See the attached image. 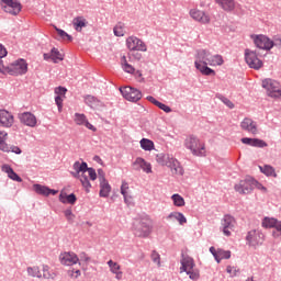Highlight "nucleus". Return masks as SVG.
<instances>
[{"mask_svg":"<svg viewBox=\"0 0 281 281\" xmlns=\"http://www.w3.org/2000/svg\"><path fill=\"white\" fill-rule=\"evenodd\" d=\"M216 98H218V100H221V102H223V104L228 106V109H234V103L229 99H227L226 97L217 94Z\"/></svg>","mask_w":281,"mask_h":281,"instance_id":"8fccbe9b","label":"nucleus"},{"mask_svg":"<svg viewBox=\"0 0 281 281\" xmlns=\"http://www.w3.org/2000/svg\"><path fill=\"white\" fill-rule=\"evenodd\" d=\"M158 106V109H161V111H165V113H171L172 112V109H170V106L161 103L158 101V104L156 105Z\"/></svg>","mask_w":281,"mask_h":281,"instance_id":"6e6d98bb","label":"nucleus"},{"mask_svg":"<svg viewBox=\"0 0 281 281\" xmlns=\"http://www.w3.org/2000/svg\"><path fill=\"white\" fill-rule=\"evenodd\" d=\"M132 166L135 170H143L144 172H147V175L153 172L150 162L145 161V159L142 157L136 158Z\"/></svg>","mask_w":281,"mask_h":281,"instance_id":"f3484780","label":"nucleus"},{"mask_svg":"<svg viewBox=\"0 0 281 281\" xmlns=\"http://www.w3.org/2000/svg\"><path fill=\"white\" fill-rule=\"evenodd\" d=\"M140 148H143V150L150 151L155 148V143L148 138H143L140 139Z\"/></svg>","mask_w":281,"mask_h":281,"instance_id":"ea45409f","label":"nucleus"},{"mask_svg":"<svg viewBox=\"0 0 281 281\" xmlns=\"http://www.w3.org/2000/svg\"><path fill=\"white\" fill-rule=\"evenodd\" d=\"M180 262H181V268H180L181 273H183V271L186 273L188 271L194 270V259H192V257L182 255V259Z\"/></svg>","mask_w":281,"mask_h":281,"instance_id":"4be33fe9","label":"nucleus"},{"mask_svg":"<svg viewBox=\"0 0 281 281\" xmlns=\"http://www.w3.org/2000/svg\"><path fill=\"white\" fill-rule=\"evenodd\" d=\"M212 57V53L207 49H199L196 50V55H195V67H198V65H210V60Z\"/></svg>","mask_w":281,"mask_h":281,"instance_id":"ddd939ff","label":"nucleus"},{"mask_svg":"<svg viewBox=\"0 0 281 281\" xmlns=\"http://www.w3.org/2000/svg\"><path fill=\"white\" fill-rule=\"evenodd\" d=\"M261 172L266 175V177H278L276 173V168L271 167V165H265L263 167H259Z\"/></svg>","mask_w":281,"mask_h":281,"instance_id":"72a5a7b5","label":"nucleus"},{"mask_svg":"<svg viewBox=\"0 0 281 281\" xmlns=\"http://www.w3.org/2000/svg\"><path fill=\"white\" fill-rule=\"evenodd\" d=\"M121 65H122V69L125 70L126 74H135V67L128 64V60H126V56H123L121 58Z\"/></svg>","mask_w":281,"mask_h":281,"instance_id":"f704fd0d","label":"nucleus"},{"mask_svg":"<svg viewBox=\"0 0 281 281\" xmlns=\"http://www.w3.org/2000/svg\"><path fill=\"white\" fill-rule=\"evenodd\" d=\"M241 131L250 133L251 135H258V123L250 117H245L240 123Z\"/></svg>","mask_w":281,"mask_h":281,"instance_id":"9b49d317","label":"nucleus"},{"mask_svg":"<svg viewBox=\"0 0 281 281\" xmlns=\"http://www.w3.org/2000/svg\"><path fill=\"white\" fill-rule=\"evenodd\" d=\"M44 60H53V63H58V60H65V55L58 50V48L53 47L50 53H44Z\"/></svg>","mask_w":281,"mask_h":281,"instance_id":"412c9836","label":"nucleus"},{"mask_svg":"<svg viewBox=\"0 0 281 281\" xmlns=\"http://www.w3.org/2000/svg\"><path fill=\"white\" fill-rule=\"evenodd\" d=\"M223 63H225V60H223V56H221V55H211V60L209 61V65L211 67H216V66L223 65Z\"/></svg>","mask_w":281,"mask_h":281,"instance_id":"4c0bfd02","label":"nucleus"},{"mask_svg":"<svg viewBox=\"0 0 281 281\" xmlns=\"http://www.w3.org/2000/svg\"><path fill=\"white\" fill-rule=\"evenodd\" d=\"M85 103L94 110L102 109V106H104V103H102V101L91 94L85 97Z\"/></svg>","mask_w":281,"mask_h":281,"instance_id":"5701e85b","label":"nucleus"},{"mask_svg":"<svg viewBox=\"0 0 281 281\" xmlns=\"http://www.w3.org/2000/svg\"><path fill=\"white\" fill-rule=\"evenodd\" d=\"M279 224H280V222L273 217H265L262 221V227H266L267 229L272 228V227L276 228V227H278Z\"/></svg>","mask_w":281,"mask_h":281,"instance_id":"7c9ffc66","label":"nucleus"},{"mask_svg":"<svg viewBox=\"0 0 281 281\" xmlns=\"http://www.w3.org/2000/svg\"><path fill=\"white\" fill-rule=\"evenodd\" d=\"M21 2L19 0H9L3 7L4 12H9L13 16H16L22 10Z\"/></svg>","mask_w":281,"mask_h":281,"instance_id":"2eb2a0df","label":"nucleus"},{"mask_svg":"<svg viewBox=\"0 0 281 281\" xmlns=\"http://www.w3.org/2000/svg\"><path fill=\"white\" fill-rule=\"evenodd\" d=\"M87 172H88L89 178L91 179V181H95L98 179V173L95 172V169L90 167Z\"/></svg>","mask_w":281,"mask_h":281,"instance_id":"4d7b16f0","label":"nucleus"},{"mask_svg":"<svg viewBox=\"0 0 281 281\" xmlns=\"http://www.w3.org/2000/svg\"><path fill=\"white\" fill-rule=\"evenodd\" d=\"M59 260L61 265H66L67 267H71L72 265L80 262V258H78V255L74 252L61 254Z\"/></svg>","mask_w":281,"mask_h":281,"instance_id":"dca6fc26","label":"nucleus"},{"mask_svg":"<svg viewBox=\"0 0 281 281\" xmlns=\"http://www.w3.org/2000/svg\"><path fill=\"white\" fill-rule=\"evenodd\" d=\"M190 16L193 21H198V23H202V25H207L210 23V15L205 13V11L199 9L190 10Z\"/></svg>","mask_w":281,"mask_h":281,"instance_id":"f8f14e48","label":"nucleus"},{"mask_svg":"<svg viewBox=\"0 0 281 281\" xmlns=\"http://www.w3.org/2000/svg\"><path fill=\"white\" fill-rule=\"evenodd\" d=\"M64 214L68 223H74V218H76V215H74V212L71 211V209H67L66 211H64Z\"/></svg>","mask_w":281,"mask_h":281,"instance_id":"603ef678","label":"nucleus"},{"mask_svg":"<svg viewBox=\"0 0 281 281\" xmlns=\"http://www.w3.org/2000/svg\"><path fill=\"white\" fill-rule=\"evenodd\" d=\"M7 138H8V133L0 132V150H2V153H10V145L5 143Z\"/></svg>","mask_w":281,"mask_h":281,"instance_id":"c756f323","label":"nucleus"},{"mask_svg":"<svg viewBox=\"0 0 281 281\" xmlns=\"http://www.w3.org/2000/svg\"><path fill=\"white\" fill-rule=\"evenodd\" d=\"M256 186H258V181L254 178H246L245 180L239 181L238 184H235V191L239 192V194H249Z\"/></svg>","mask_w":281,"mask_h":281,"instance_id":"423d86ee","label":"nucleus"},{"mask_svg":"<svg viewBox=\"0 0 281 281\" xmlns=\"http://www.w3.org/2000/svg\"><path fill=\"white\" fill-rule=\"evenodd\" d=\"M133 233L137 238H148L150 236V224L146 220H136L133 223Z\"/></svg>","mask_w":281,"mask_h":281,"instance_id":"f03ea898","label":"nucleus"},{"mask_svg":"<svg viewBox=\"0 0 281 281\" xmlns=\"http://www.w3.org/2000/svg\"><path fill=\"white\" fill-rule=\"evenodd\" d=\"M76 201H78V198H76V194L70 193L66 198V203H69L70 205H75Z\"/></svg>","mask_w":281,"mask_h":281,"instance_id":"864d4df0","label":"nucleus"},{"mask_svg":"<svg viewBox=\"0 0 281 281\" xmlns=\"http://www.w3.org/2000/svg\"><path fill=\"white\" fill-rule=\"evenodd\" d=\"M245 60L248 67H250V69H255L256 71L262 69L265 65L262 60L258 58V54L249 48L245 49Z\"/></svg>","mask_w":281,"mask_h":281,"instance_id":"20e7f679","label":"nucleus"},{"mask_svg":"<svg viewBox=\"0 0 281 281\" xmlns=\"http://www.w3.org/2000/svg\"><path fill=\"white\" fill-rule=\"evenodd\" d=\"M150 258L153 262L157 265V267H161V256L159 255V252H157V250L151 251Z\"/></svg>","mask_w":281,"mask_h":281,"instance_id":"49530a36","label":"nucleus"},{"mask_svg":"<svg viewBox=\"0 0 281 281\" xmlns=\"http://www.w3.org/2000/svg\"><path fill=\"white\" fill-rule=\"evenodd\" d=\"M100 196L106 199V196H109V194H111V184H109V181H103L100 182V192H99Z\"/></svg>","mask_w":281,"mask_h":281,"instance_id":"cd10ccee","label":"nucleus"},{"mask_svg":"<svg viewBox=\"0 0 281 281\" xmlns=\"http://www.w3.org/2000/svg\"><path fill=\"white\" fill-rule=\"evenodd\" d=\"M156 161L160 164V166H167V168H170L172 175H183V167L178 162V160L170 158V156L166 154H158L156 156Z\"/></svg>","mask_w":281,"mask_h":281,"instance_id":"f257e3e1","label":"nucleus"},{"mask_svg":"<svg viewBox=\"0 0 281 281\" xmlns=\"http://www.w3.org/2000/svg\"><path fill=\"white\" fill-rule=\"evenodd\" d=\"M168 218H176L178 221L179 225H183L188 223V218H186V215L181 212H172L168 215Z\"/></svg>","mask_w":281,"mask_h":281,"instance_id":"2f4dec72","label":"nucleus"},{"mask_svg":"<svg viewBox=\"0 0 281 281\" xmlns=\"http://www.w3.org/2000/svg\"><path fill=\"white\" fill-rule=\"evenodd\" d=\"M81 176H80V182L83 186V188L89 192V188H91V182L89 181V176H87V171L89 170V166L87 162H81Z\"/></svg>","mask_w":281,"mask_h":281,"instance_id":"6ab92c4d","label":"nucleus"},{"mask_svg":"<svg viewBox=\"0 0 281 281\" xmlns=\"http://www.w3.org/2000/svg\"><path fill=\"white\" fill-rule=\"evenodd\" d=\"M234 217L232 215H225L222 220L223 225V234L225 236H232V232L229 229H234Z\"/></svg>","mask_w":281,"mask_h":281,"instance_id":"aec40b11","label":"nucleus"},{"mask_svg":"<svg viewBox=\"0 0 281 281\" xmlns=\"http://www.w3.org/2000/svg\"><path fill=\"white\" fill-rule=\"evenodd\" d=\"M171 200L173 201V205L176 207H183L186 205V200L183 199V196L179 195V193H175L171 196Z\"/></svg>","mask_w":281,"mask_h":281,"instance_id":"58836bf2","label":"nucleus"},{"mask_svg":"<svg viewBox=\"0 0 281 281\" xmlns=\"http://www.w3.org/2000/svg\"><path fill=\"white\" fill-rule=\"evenodd\" d=\"M72 25L76 32H82V27H87V19L83 16H77L72 20Z\"/></svg>","mask_w":281,"mask_h":281,"instance_id":"bb28decb","label":"nucleus"},{"mask_svg":"<svg viewBox=\"0 0 281 281\" xmlns=\"http://www.w3.org/2000/svg\"><path fill=\"white\" fill-rule=\"evenodd\" d=\"M72 168L75 170L71 172L72 177H75V179H78L80 181V177H81L80 172H82V169L80 167V161H76Z\"/></svg>","mask_w":281,"mask_h":281,"instance_id":"c03bdc74","label":"nucleus"},{"mask_svg":"<svg viewBox=\"0 0 281 281\" xmlns=\"http://www.w3.org/2000/svg\"><path fill=\"white\" fill-rule=\"evenodd\" d=\"M75 122L78 126H85L87 122V116L85 114L76 113L75 114Z\"/></svg>","mask_w":281,"mask_h":281,"instance_id":"a18cd8bd","label":"nucleus"},{"mask_svg":"<svg viewBox=\"0 0 281 281\" xmlns=\"http://www.w3.org/2000/svg\"><path fill=\"white\" fill-rule=\"evenodd\" d=\"M120 91L125 98V100H128V102H139L142 100V91L132 88V87H125V88H120Z\"/></svg>","mask_w":281,"mask_h":281,"instance_id":"6e6552de","label":"nucleus"},{"mask_svg":"<svg viewBox=\"0 0 281 281\" xmlns=\"http://www.w3.org/2000/svg\"><path fill=\"white\" fill-rule=\"evenodd\" d=\"M108 266L110 268L111 273H114L116 280H122V271H120V269H122V267L120 266V263L113 261V260H109L108 261Z\"/></svg>","mask_w":281,"mask_h":281,"instance_id":"a878e982","label":"nucleus"},{"mask_svg":"<svg viewBox=\"0 0 281 281\" xmlns=\"http://www.w3.org/2000/svg\"><path fill=\"white\" fill-rule=\"evenodd\" d=\"M67 196H68V194L65 193V191H61L60 194H59L60 203H67Z\"/></svg>","mask_w":281,"mask_h":281,"instance_id":"774afa93","label":"nucleus"},{"mask_svg":"<svg viewBox=\"0 0 281 281\" xmlns=\"http://www.w3.org/2000/svg\"><path fill=\"white\" fill-rule=\"evenodd\" d=\"M33 190L36 194H41L42 196H48L49 188L43 184H34Z\"/></svg>","mask_w":281,"mask_h":281,"instance_id":"c9c22d12","label":"nucleus"},{"mask_svg":"<svg viewBox=\"0 0 281 281\" xmlns=\"http://www.w3.org/2000/svg\"><path fill=\"white\" fill-rule=\"evenodd\" d=\"M54 29L63 41H74V37H71V35H69L67 32L63 31V29H58L56 25H54Z\"/></svg>","mask_w":281,"mask_h":281,"instance_id":"37998d69","label":"nucleus"},{"mask_svg":"<svg viewBox=\"0 0 281 281\" xmlns=\"http://www.w3.org/2000/svg\"><path fill=\"white\" fill-rule=\"evenodd\" d=\"M231 258H232V251L217 249L216 262H221V260H229Z\"/></svg>","mask_w":281,"mask_h":281,"instance_id":"e433bc0d","label":"nucleus"},{"mask_svg":"<svg viewBox=\"0 0 281 281\" xmlns=\"http://www.w3.org/2000/svg\"><path fill=\"white\" fill-rule=\"evenodd\" d=\"M254 43L258 49H266V52L273 49L271 38H269L267 35H256L254 37Z\"/></svg>","mask_w":281,"mask_h":281,"instance_id":"9d476101","label":"nucleus"},{"mask_svg":"<svg viewBox=\"0 0 281 281\" xmlns=\"http://www.w3.org/2000/svg\"><path fill=\"white\" fill-rule=\"evenodd\" d=\"M262 87L267 91L269 98H281V87L280 82L273 79H265L262 81Z\"/></svg>","mask_w":281,"mask_h":281,"instance_id":"39448f33","label":"nucleus"},{"mask_svg":"<svg viewBox=\"0 0 281 281\" xmlns=\"http://www.w3.org/2000/svg\"><path fill=\"white\" fill-rule=\"evenodd\" d=\"M55 93L56 95H65V93H67V88L59 86L57 88H55Z\"/></svg>","mask_w":281,"mask_h":281,"instance_id":"13d9d810","label":"nucleus"},{"mask_svg":"<svg viewBox=\"0 0 281 281\" xmlns=\"http://www.w3.org/2000/svg\"><path fill=\"white\" fill-rule=\"evenodd\" d=\"M113 31L116 36H124V23L119 22Z\"/></svg>","mask_w":281,"mask_h":281,"instance_id":"de8ad7c7","label":"nucleus"},{"mask_svg":"<svg viewBox=\"0 0 281 281\" xmlns=\"http://www.w3.org/2000/svg\"><path fill=\"white\" fill-rule=\"evenodd\" d=\"M2 172H5L9 177V179H12V181H18V183H22L23 179L19 177L16 172H14V169L10 167L9 165H3L2 166Z\"/></svg>","mask_w":281,"mask_h":281,"instance_id":"b1692460","label":"nucleus"},{"mask_svg":"<svg viewBox=\"0 0 281 281\" xmlns=\"http://www.w3.org/2000/svg\"><path fill=\"white\" fill-rule=\"evenodd\" d=\"M126 45H127V48L130 49V52H146L147 50L146 44L142 40H139L135 36L127 37Z\"/></svg>","mask_w":281,"mask_h":281,"instance_id":"1a4fd4ad","label":"nucleus"},{"mask_svg":"<svg viewBox=\"0 0 281 281\" xmlns=\"http://www.w3.org/2000/svg\"><path fill=\"white\" fill-rule=\"evenodd\" d=\"M79 258H80L81 262H90L91 261V257H89V255H87V252H81L79 255Z\"/></svg>","mask_w":281,"mask_h":281,"instance_id":"69168bd1","label":"nucleus"},{"mask_svg":"<svg viewBox=\"0 0 281 281\" xmlns=\"http://www.w3.org/2000/svg\"><path fill=\"white\" fill-rule=\"evenodd\" d=\"M225 12H234L236 2L234 0H215Z\"/></svg>","mask_w":281,"mask_h":281,"instance_id":"393cba45","label":"nucleus"},{"mask_svg":"<svg viewBox=\"0 0 281 281\" xmlns=\"http://www.w3.org/2000/svg\"><path fill=\"white\" fill-rule=\"evenodd\" d=\"M186 146L195 157H205V145H201L199 138L190 136L186 139Z\"/></svg>","mask_w":281,"mask_h":281,"instance_id":"7ed1b4c3","label":"nucleus"},{"mask_svg":"<svg viewBox=\"0 0 281 281\" xmlns=\"http://www.w3.org/2000/svg\"><path fill=\"white\" fill-rule=\"evenodd\" d=\"M241 144H246L248 146H254V138L244 137V138H241Z\"/></svg>","mask_w":281,"mask_h":281,"instance_id":"338daca9","label":"nucleus"},{"mask_svg":"<svg viewBox=\"0 0 281 281\" xmlns=\"http://www.w3.org/2000/svg\"><path fill=\"white\" fill-rule=\"evenodd\" d=\"M272 47H278V49H281V37H274L271 40Z\"/></svg>","mask_w":281,"mask_h":281,"instance_id":"052dcab7","label":"nucleus"},{"mask_svg":"<svg viewBox=\"0 0 281 281\" xmlns=\"http://www.w3.org/2000/svg\"><path fill=\"white\" fill-rule=\"evenodd\" d=\"M14 124V116L7 110H0V126L10 128Z\"/></svg>","mask_w":281,"mask_h":281,"instance_id":"a211bd4d","label":"nucleus"},{"mask_svg":"<svg viewBox=\"0 0 281 281\" xmlns=\"http://www.w3.org/2000/svg\"><path fill=\"white\" fill-rule=\"evenodd\" d=\"M187 276H189L190 280H199V272H194L193 270H188Z\"/></svg>","mask_w":281,"mask_h":281,"instance_id":"e2e57ef3","label":"nucleus"},{"mask_svg":"<svg viewBox=\"0 0 281 281\" xmlns=\"http://www.w3.org/2000/svg\"><path fill=\"white\" fill-rule=\"evenodd\" d=\"M9 74L11 76H24V74H27V61L23 58L15 60L11 64Z\"/></svg>","mask_w":281,"mask_h":281,"instance_id":"0eeeda50","label":"nucleus"},{"mask_svg":"<svg viewBox=\"0 0 281 281\" xmlns=\"http://www.w3.org/2000/svg\"><path fill=\"white\" fill-rule=\"evenodd\" d=\"M126 190H128V183L123 182L121 186V194H123L125 203H128V196L126 194Z\"/></svg>","mask_w":281,"mask_h":281,"instance_id":"3c124183","label":"nucleus"},{"mask_svg":"<svg viewBox=\"0 0 281 281\" xmlns=\"http://www.w3.org/2000/svg\"><path fill=\"white\" fill-rule=\"evenodd\" d=\"M98 179L100 183L106 181L104 170L98 169Z\"/></svg>","mask_w":281,"mask_h":281,"instance_id":"0e129e2a","label":"nucleus"},{"mask_svg":"<svg viewBox=\"0 0 281 281\" xmlns=\"http://www.w3.org/2000/svg\"><path fill=\"white\" fill-rule=\"evenodd\" d=\"M258 238H260V235L257 234L256 231L248 232V235L246 236V240L251 247L258 245Z\"/></svg>","mask_w":281,"mask_h":281,"instance_id":"c85d7f7f","label":"nucleus"},{"mask_svg":"<svg viewBox=\"0 0 281 281\" xmlns=\"http://www.w3.org/2000/svg\"><path fill=\"white\" fill-rule=\"evenodd\" d=\"M56 105L58 108L59 113L63 111V97L57 95L55 98Z\"/></svg>","mask_w":281,"mask_h":281,"instance_id":"680f3d73","label":"nucleus"},{"mask_svg":"<svg viewBox=\"0 0 281 281\" xmlns=\"http://www.w3.org/2000/svg\"><path fill=\"white\" fill-rule=\"evenodd\" d=\"M273 238H281V222L274 227V231L272 232Z\"/></svg>","mask_w":281,"mask_h":281,"instance_id":"5fc2aeb1","label":"nucleus"},{"mask_svg":"<svg viewBox=\"0 0 281 281\" xmlns=\"http://www.w3.org/2000/svg\"><path fill=\"white\" fill-rule=\"evenodd\" d=\"M27 273L32 278H43V272H41V269H38V267H29Z\"/></svg>","mask_w":281,"mask_h":281,"instance_id":"a19ab883","label":"nucleus"},{"mask_svg":"<svg viewBox=\"0 0 281 281\" xmlns=\"http://www.w3.org/2000/svg\"><path fill=\"white\" fill-rule=\"evenodd\" d=\"M195 68L201 71L203 76H216V71L214 69L207 67V65H199Z\"/></svg>","mask_w":281,"mask_h":281,"instance_id":"473e14b6","label":"nucleus"},{"mask_svg":"<svg viewBox=\"0 0 281 281\" xmlns=\"http://www.w3.org/2000/svg\"><path fill=\"white\" fill-rule=\"evenodd\" d=\"M42 278H44V280H54V278H56V273L49 272V266H43Z\"/></svg>","mask_w":281,"mask_h":281,"instance_id":"79ce46f5","label":"nucleus"},{"mask_svg":"<svg viewBox=\"0 0 281 281\" xmlns=\"http://www.w3.org/2000/svg\"><path fill=\"white\" fill-rule=\"evenodd\" d=\"M226 271L227 273H229L231 278H234L236 277V273H238L239 270L232 266H227Z\"/></svg>","mask_w":281,"mask_h":281,"instance_id":"bf43d9fd","label":"nucleus"},{"mask_svg":"<svg viewBox=\"0 0 281 281\" xmlns=\"http://www.w3.org/2000/svg\"><path fill=\"white\" fill-rule=\"evenodd\" d=\"M268 144L267 142L259 139V138H254L252 140V147L254 148H267Z\"/></svg>","mask_w":281,"mask_h":281,"instance_id":"09e8293b","label":"nucleus"},{"mask_svg":"<svg viewBox=\"0 0 281 281\" xmlns=\"http://www.w3.org/2000/svg\"><path fill=\"white\" fill-rule=\"evenodd\" d=\"M19 120L21 124H24V126H30L31 128H34L36 126V116L32 112H23L19 114Z\"/></svg>","mask_w":281,"mask_h":281,"instance_id":"4468645a","label":"nucleus"}]
</instances>
